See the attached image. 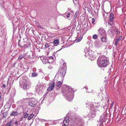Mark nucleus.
<instances>
[{"mask_svg":"<svg viewBox=\"0 0 126 126\" xmlns=\"http://www.w3.org/2000/svg\"><path fill=\"white\" fill-rule=\"evenodd\" d=\"M85 54L84 55L85 57H87L88 56H90V59H93L95 58L94 52L91 51H88L87 50V49H85L84 50Z\"/></svg>","mask_w":126,"mask_h":126,"instance_id":"obj_1","label":"nucleus"},{"mask_svg":"<svg viewBox=\"0 0 126 126\" xmlns=\"http://www.w3.org/2000/svg\"><path fill=\"white\" fill-rule=\"evenodd\" d=\"M28 105L31 107H35L36 105V101L33 98L30 99L28 100Z\"/></svg>","mask_w":126,"mask_h":126,"instance_id":"obj_2","label":"nucleus"},{"mask_svg":"<svg viewBox=\"0 0 126 126\" xmlns=\"http://www.w3.org/2000/svg\"><path fill=\"white\" fill-rule=\"evenodd\" d=\"M108 60L106 57L104 55L100 56L98 58L97 61V64L101 63L103 62Z\"/></svg>","mask_w":126,"mask_h":126,"instance_id":"obj_3","label":"nucleus"},{"mask_svg":"<svg viewBox=\"0 0 126 126\" xmlns=\"http://www.w3.org/2000/svg\"><path fill=\"white\" fill-rule=\"evenodd\" d=\"M98 35L101 37L106 36V33L105 30L102 28H100L98 30Z\"/></svg>","mask_w":126,"mask_h":126,"instance_id":"obj_4","label":"nucleus"},{"mask_svg":"<svg viewBox=\"0 0 126 126\" xmlns=\"http://www.w3.org/2000/svg\"><path fill=\"white\" fill-rule=\"evenodd\" d=\"M49 87L47 89V91H52L53 90L55 85V83L54 81H53L51 83L49 84Z\"/></svg>","mask_w":126,"mask_h":126,"instance_id":"obj_5","label":"nucleus"},{"mask_svg":"<svg viewBox=\"0 0 126 126\" xmlns=\"http://www.w3.org/2000/svg\"><path fill=\"white\" fill-rule=\"evenodd\" d=\"M109 61L108 60L104 61L103 62H101V63H99L97 64L99 66L101 67H106L107 65H108L109 64Z\"/></svg>","mask_w":126,"mask_h":126,"instance_id":"obj_6","label":"nucleus"},{"mask_svg":"<svg viewBox=\"0 0 126 126\" xmlns=\"http://www.w3.org/2000/svg\"><path fill=\"white\" fill-rule=\"evenodd\" d=\"M97 111H99L98 110H96V109H94L93 111H92L88 115L90 117V118L91 117H94L95 116L96 114V113L95 112Z\"/></svg>","mask_w":126,"mask_h":126,"instance_id":"obj_7","label":"nucleus"},{"mask_svg":"<svg viewBox=\"0 0 126 126\" xmlns=\"http://www.w3.org/2000/svg\"><path fill=\"white\" fill-rule=\"evenodd\" d=\"M103 115H102L100 116L99 120L98 121V126H99L98 125H99V126H100L103 124Z\"/></svg>","mask_w":126,"mask_h":126,"instance_id":"obj_8","label":"nucleus"},{"mask_svg":"<svg viewBox=\"0 0 126 126\" xmlns=\"http://www.w3.org/2000/svg\"><path fill=\"white\" fill-rule=\"evenodd\" d=\"M66 73L65 69H62L60 70V74L62 76H64Z\"/></svg>","mask_w":126,"mask_h":126,"instance_id":"obj_9","label":"nucleus"},{"mask_svg":"<svg viewBox=\"0 0 126 126\" xmlns=\"http://www.w3.org/2000/svg\"><path fill=\"white\" fill-rule=\"evenodd\" d=\"M60 40L59 39H55L53 41V46H57L59 44Z\"/></svg>","mask_w":126,"mask_h":126,"instance_id":"obj_10","label":"nucleus"},{"mask_svg":"<svg viewBox=\"0 0 126 126\" xmlns=\"http://www.w3.org/2000/svg\"><path fill=\"white\" fill-rule=\"evenodd\" d=\"M19 113L17 111H13L11 112L10 115L11 116H17L18 115Z\"/></svg>","mask_w":126,"mask_h":126,"instance_id":"obj_11","label":"nucleus"},{"mask_svg":"<svg viewBox=\"0 0 126 126\" xmlns=\"http://www.w3.org/2000/svg\"><path fill=\"white\" fill-rule=\"evenodd\" d=\"M42 62L44 64H46L49 63V60H48V59L46 58H44L42 60Z\"/></svg>","mask_w":126,"mask_h":126,"instance_id":"obj_12","label":"nucleus"},{"mask_svg":"<svg viewBox=\"0 0 126 126\" xmlns=\"http://www.w3.org/2000/svg\"><path fill=\"white\" fill-rule=\"evenodd\" d=\"M101 40L103 42H106L107 41V38L106 36L101 37Z\"/></svg>","mask_w":126,"mask_h":126,"instance_id":"obj_13","label":"nucleus"},{"mask_svg":"<svg viewBox=\"0 0 126 126\" xmlns=\"http://www.w3.org/2000/svg\"><path fill=\"white\" fill-rule=\"evenodd\" d=\"M114 19V15L113 13H111L110 15V21L111 22H113Z\"/></svg>","mask_w":126,"mask_h":126,"instance_id":"obj_14","label":"nucleus"},{"mask_svg":"<svg viewBox=\"0 0 126 126\" xmlns=\"http://www.w3.org/2000/svg\"><path fill=\"white\" fill-rule=\"evenodd\" d=\"M68 123L69 121L68 119L66 120V119H64L63 122L64 126H67L68 124Z\"/></svg>","mask_w":126,"mask_h":126,"instance_id":"obj_15","label":"nucleus"},{"mask_svg":"<svg viewBox=\"0 0 126 126\" xmlns=\"http://www.w3.org/2000/svg\"><path fill=\"white\" fill-rule=\"evenodd\" d=\"M95 47L97 48H99L101 46V43L99 42H96L95 43Z\"/></svg>","mask_w":126,"mask_h":126,"instance_id":"obj_16","label":"nucleus"},{"mask_svg":"<svg viewBox=\"0 0 126 126\" xmlns=\"http://www.w3.org/2000/svg\"><path fill=\"white\" fill-rule=\"evenodd\" d=\"M98 98H103V97L104 96V95L103 94L102 92L101 91L100 93L98 94Z\"/></svg>","mask_w":126,"mask_h":126,"instance_id":"obj_17","label":"nucleus"},{"mask_svg":"<svg viewBox=\"0 0 126 126\" xmlns=\"http://www.w3.org/2000/svg\"><path fill=\"white\" fill-rule=\"evenodd\" d=\"M80 123H81V124H79V125H80L79 126H84V122L83 120L82 119H80V120H79V124Z\"/></svg>","mask_w":126,"mask_h":126,"instance_id":"obj_18","label":"nucleus"},{"mask_svg":"<svg viewBox=\"0 0 126 126\" xmlns=\"http://www.w3.org/2000/svg\"><path fill=\"white\" fill-rule=\"evenodd\" d=\"M62 83L60 81H59L57 82L56 83V86L57 87L60 88L61 85H62Z\"/></svg>","mask_w":126,"mask_h":126,"instance_id":"obj_19","label":"nucleus"},{"mask_svg":"<svg viewBox=\"0 0 126 126\" xmlns=\"http://www.w3.org/2000/svg\"><path fill=\"white\" fill-rule=\"evenodd\" d=\"M25 57L24 54H22L21 55H20L18 58V59L19 60H20L22 59Z\"/></svg>","mask_w":126,"mask_h":126,"instance_id":"obj_20","label":"nucleus"},{"mask_svg":"<svg viewBox=\"0 0 126 126\" xmlns=\"http://www.w3.org/2000/svg\"><path fill=\"white\" fill-rule=\"evenodd\" d=\"M34 115L33 114H32L30 115L28 118V120H30L34 116Z\"/></svg>","mask_w":126,"mask_h":126,"instance_id":"obj_21","label":"nucleus"},{"mask_svg":"<svg viewBox=\"0 0 126 126\" xmlns=\"http://www.w3.org/2000/svg\"><path fill=\"white\" fill-rule=\"evenodd\" d=\"M13 120H12L9 122L7 123H6L7 126H11V124L13 122Z\"/></svg>","mask_w":126,"mask_h":126,"instance_id":"obj_22","label":"nucleus"},{"mask_svg":"<svg viewBox=\"0 0 126 126\" xmlns=\"http://www.w3.org/2000/svg\"><path fill=\"white\" fill-rule=\"evenodd\" d=\"M3 117H5V118L6 117H7L8 115V113L7 112H4L3 113Z\"/></svg>","mask_w":126,"mask_h":126,"instance_id":"obj_23","label":"nucleus"},{"mask_svg":"<svg viewBox=\"0 0 126 126\" xmlns=\"http://www.w3.org/2000/svg\"><path fill=\"white\" fill-rule=\"evenodd\" d=\"M49 44L47 43H46L45 45V47L46 48H47L49 47L50 46Z\"/></svg>","mask_w":126,"mask_h":126,"instance_id":"obj_24","label":"nucleus"},{"mask_svg":"<svg viewBox=\"0 0 126 126\" xmlns=\"http://www.w3.org/2000/svg\"><path fill=\"white\" fill-rule=\"evenodd\" d=\"M27 83H25L23 84V88L24 89H27Z\"/></svg>","mask_w":126,"mask_h":126,"instance_id":"obj_25","label":"nucleus"},{"mask_svg":"<svg viewBox=\"0 0 126 126\" xmlns=\"http://www.w3.org/2000/svg\"><path fill=\"white\" fill-rule=\"evenodd\" d=\"M35 24L38 27L41 28V26H40L39 23L38 22L36 21L35 22Z\"/></svg>","mask_w":126,"mask_h":126,"instance_id":"obj_26","label":"nucleus"},{"mask_svg":"<svg viewBox=\"0 0 126 126\" xmlns=\"http://www.w3.org/2000/svg\"><path fill=\"white\" fill-rule=\"evenodd\" d=\"M23 115L24 118H25L28 116L29 114L28 113H25Z\"/></svg>","mask_w":126,"mask_h":126,"instance_id":"obj_27","label":"nucleus"},{"mask_svg":"<svg viewBox=\"0 0 126 126\" xmlns=\"http://www.w3.org/2000/svg\"><path fill=\"white\" fill-rule=\"evenodd\" d=\"M119 41L116 39L115 41L114 44L116 46L117 45V43Z\"/></svg>","mask_w":126,"mask_h":126,"instance_id":"obj_28","label":"nucleus"},{"mask_svg":"<svg viewBox=\"0 0 126 126\" xmlns=\"http://www.w3.org/2000/svg\"><path fill=\"white\" fill-rule=\"evenodd\" d=\"M86 105H88V106H87V107H89L91 106V104L89 102H88L87 101L86 102Z\"/></svg>","mask_w":126,"mask_h":126,"instance_id":"obj_29","label":"nucleus"},{"mask_svg":"<svg viewBox=\"0 0 126 126\" xmlns=\"http://www.w3.org/2000/svg\"><path fill=\"white\" fill-rule=\"evenodd\" d=\"M114 32H115V33H116L117 34L119 33H120V32L118 30L116 29H115Z\"/></svg>","mask_w":126,"mask_h":126,"instance_id":"obj_30","label":"nucleus"},{"mask_svg":"<svg viewBox=\"0 0 126 126\" xmlns=\"http://www.w3.org/2000/svg\"><path fill=\"white\" fill-rule=\"evenodd\" d=\"M32 77H35L37 75L36 73L35 72L33 73L32 74Z\"/></svg>","mask_w":126,"mask_h":126,"instance_id":"obj_31","label":"nucleus"},{"mask_svg":"<svg viewBox=\"0 0 126 126\" xmlns=\"http://www.w3.org/2000/svg\"><path fill=\"white\" fill-rule=\"evenodd\" d=\"M97 38V36L96 34L94 35L93 36V38L94 39H96Z\"/></svg>","mask_w":126,"mask_h":126,"instance_id":"obj_32","label":"nucleus"},{"mask_svg":"<svg viewBox=\"0 0 126 126\" xmlns=\"http://www.w3.org/2000/svg\"><path fill=\"white\" fill-rule=\"evenodd\" d=\"M63 69H66V63H64L63 64Z\"/></svg>","mask_w":126,"mask_h":126,"instance_id":"obj_33","label":"nucleus"},{"mask_svg":"<svg viewBox=\"0 0 126 126\" xmlns=\"http://www.w3.org/2000/svg\"><path fill=\"white\" fill-rule=\"evenodd\" d=\"M92 23L93 24H94V22L95 21V19L94 18H93L92 19Z\"/></svg>","mask_w":126,"mask_h":126,"instance_id":"obj_34","label":"nucleus"},{"mask_svg":"<svg viewBox=\"0 0 126 126\" xmlns=\"http://www.w3.org/2000/svg\"><path fill=\"white\" fill-rule=\"evenodd\" d=\"M49 59H52V62H53L54 61L53 58L52 56L50 57L49 58Z\"/></svg>","mask_w":126,"mask_h":126,"instance_id":"obj_35","label":"nucleus"},{"mask_svg":"<svg viewBox=\"0 0 126 126\" xmlns=\"http://www.w3.org/2000/svg\"><path fill=\"white\" fill-rule=\"evenodd\" d=\"M122 38V36H120L118 38L116 39H118V40H119L120 41V40Z\"/></svg>","mask_w":126,"mask_h":126,"instance_id":"obj_36","label":"nucleus"},{"mask_svg":"<svg viewBox=\"0 0 126 126\" xmlns=\"http://www.w3.org/2000/svg\"><path fill=\"white\" fill-rule=\"evenodd\" d=\"M83 34L82 36L81 35L80 37H79V42H80L83 38Z\"/></svg>","mask_w":126,"mask_h":126,"instance_id":"obj_37","label":"nucleus"},{"mask_svg":"<svg viewBox=\"0 0 126 126\" xmlns=\"http://www.w3.org/2000/svg\"><path fill=\"white\" fill-rule=\"evenodd\" d=\"M70 13L69 12L67 14V18H69L70 17Z\"/></svg>","mask_w":126,"mask_h":126,"instance_id":"obj_38","label":"nucleus"},{"mask_svg":"<svg viewBox=\"0 0 126 126\" xmlns=\"http://www.w3.org/2000/svg\"><path fill=\"white\" fill-rule=\"evenodd\" d=\"M53 67L52 65H50L48 66V68L49 69H51Z\"/></svg>","mask_w":126,"mask_h":126,"instance_id":"obj_39","label":"nucleus"},{"mask_svg":"<svg viewBox=\"0 0 126 126\" xmlns=\"http://www.w3.org/2000/svg\"><path fill=\"white\" fill-rule=\"evenodd\" d=\"M77 15H78V14H77V12H76L75 13V15H74V18H76V17H77Z\"/></svg>","mask_w":126,"mask_h":126,"instance_id":"obj_40","label":"nucleus"},{"mask_svg":"<svg viewBox=\"0 0 126 126\" xmlns=\"http://www.w3.org/2000/svg\"><path fill=\"white\" fill-rule=\"evenodd\" d=\"M19 46L23 48L24 47H25V46L23 45H22L21 44H19Z\"/></svg>","mask_w":126,"mask_h":126,"instance_id":"obj_41","label":"nucleus"},{"mask_svg":"<svg viewBox=\"0 0 126 126\" xmlns=\"http://www.w3.org/2000/svg\"><path fill=\"white\" fill-rule=\"evenodd\" d=\"M113 103H112L111 104V106H110V108L111 109V108H112V106H113Z\"/></svg>","mask_w":126,"mask_h":126,"instance_id":"obj_42","label":"nucleus"},{"mask_svg":"<svg viewBox=\"0 0 126 126\" xmlns=\"http://www.w3.org/2000/svg\"><path fill=\"white\" fill-rule=\"evenodd\" d=\"M18 123V121H16L15 122V124L16 125H17Z\"/></svg>","mask_w":126,"mask_h":126,"instance_id":"obj_43","label":"nucleus"},{"mask_svg":"<svg viewBox=\"0 0 126 126\" xmlns=\"http://www.w3.org/2000/svg\"><path fill=\"white\" fill-rule=\"evenodd\" d=\"M79 41V39H77V40H75V42H78V41Z\"/></svg>","mask_w":126,"mask_h":126,"instance_id":"obj_44","label":"nucleus"},{"mask_svg":"<svg viewBox=\"0 0 126 126\" xmlns=\"http://www.w3.org/2000/svg\"><path fill=\"white\" fill-rule=\"evenodd\" d=\"M5 85H4V84H3V87H5Z\"/></svg>","mask_w":126,"mask_h":126,"instance_id":"obj_45","label":"nucleus"},{"mask_svg":"<svg viewBox=\"0 0 126 126\" xmlns=\"http://www.w3.org/2000/svg\"><path fill=\"white\" fill-rule=\"evenodd\" d=\"M84 32V31L83 30H82V32Z\"/></svg>","mask_w":126,"mask_h":126,"instance_id":"obj_46","label":"nucleus"},{"mask_svg":"<svg viewBox=\"0 0 126 126\" xmlns=\"http://www.w3.org/2000/svg\"><path fill=\"white\" fill-rule=\"evenodd\" d=\"M78 26L77 27V28H76V29H77H77H78Z\"/></svg>","mask_w":126,"mask_h":126,"instance_id":"obj_47","label":"nucleus"},{"mask_svg":"<svg viewBox=\"0 0 126 126\" xmlns=\"http://www.w3.org/2000/svg\"><path fill=\"white\" fill-rule=\"evenodd\" d=\"M75 1V0H74V1H74V2L75 3V2H74Z\"/></svg>","mask_w":126,"mask_h":126,"instance_id":"obj_48","label":"nucleus"},{"mask_svg":"<svg viewBox=\"0 0 126 126\" xmlns=\"http://www.w3.org/2000/svg\"><path fill=\"white\" fill-rule=\"evenodd\" d=\"M108 23L109 24V22H108Z\"/></svg>","mask_w":126,"mask_h":126,"instance_id":"obj_49","label":"nucleus"}]
</instances>
